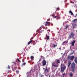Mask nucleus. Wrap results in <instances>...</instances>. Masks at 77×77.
I'll return each instance as SVG.
<instances>
[{"mask_svg":"<svg viewBox=\"0 0 77 77\" xmlns=\"http://www.w3.org/2000/svg\"><path fill=\"white\" fill-rule=\"evenodd\" d=\"M66 69V66L63 64H61V72H63Z\"/></svg>","mask_w":77,"mask_h":77,"instance_id":"obj_1","label":"nucleus"},{"mask_svg":"<svg viewBox=\"0 0 77 77\" xmlns=\"http://www.w3.org/2000/svg\"><path fill=\"white\" fill-rule=\"evenodd\" d=\"M75 64L74 63H72L71 65V68L72 72H74L75 70Z\"/></svg>","mask_w":77,"mask_h":77,"instance_id":"obj_2","label":"nucleus"},{"mask_svg":"<svg viewBox=\"0 0 77 77\" xmlns=\"http://www.w3.org/2000/svg\"><path fill=\"white\" fill-rule=\"evenodd\" d=\"M74 35H75L74 34L73 32H71L70 33L69 35L68 38V39H71L72 38H73V37L74 36Z\"/></svg>","mask_w":77,"mask_h":77,"instance_id":"obj_3","label":"nucleus"},{"mask_svg":"<svg viewBox=\"0 0 77 77\" xmlns=\"http://www.w3.org/2000/svg\"><path fill=\"white\" fill-rule=\"evenodd\" d=\"M42 66H45L47 63V61L45 60H43L42 61Z\"/></svg>","mask_w":77,"mask_h":77,"instance_id":"obj_4","label":"nucleus"},{"mask_svg":"<svg viewBox=\"0 0 77 77\" xmlns=\"http://www.w3.org/2000/svg\"><path fill=\"white\" fill-rule=\"evenodd\" d=\"M49 71V69H48L47 68H46L45 70V74H46V73H48Z\"/></svg>","mask_w":77,"mask_h":77,"instance_id":"obj_5","label":"nucleus"},{"mask_svg":"<svg viewBox=\"0 0 77 77\" xmlns=\"http://www.w3.org/2000/svg\"><path fill=\"white\" fill-rule=\"evenodd\" d=\"M56 63V62H53L52 64V66H54V67H57V65H55Z\"/></svg>","mask_w":77,"mask_h":77,"instance_id":"obj_6","label":"nucleus"},{"mask_svg":"<svg viewBox=\"0 0 77 77\" xmlns=\"http://www.w3.org/2000/svg\"><path fill=\"white\" fill-rule=\"evenodd\" d=\"M50 22H46V23L45 24V26H50Z\"/></svg>","mask_w":77,"mask_h":77,"instance_id":"obj_7","label":"nucleus"},{"mask_svg":"<svg viewBox=\"0 0 77 77\" xmlns=\"http://www.w3.org/2000/svg\"><path fill=\"white\" fill-rule=\"evenodd\" d=\"M75 40H73V42H72V46L73 47L74 46V43H75Z\"/></svg>","mask_w":77,"mask_h":77,"instance_id":"obj_8","label":"nucleus"},{"mask_svg":"<svg viewBox=\"0 0 77 77\" xmlns=\"http://www.w3.org/2000/svg\"><path fill=\"white\" fill-rule=\"evenodd\" d=\"M71 62L70 61H69L67 65L68 67H69V66H70V65H71Z\"/></svg>","mask_w":77,"mask_h":77,"instance_id":"obj_9","label":"nucleus"},{"mask_svg":"<svg viewBox=\"0 0 77 77\" xmlns=\"http://www.w3.org/2000/svg\"><path fill=\"white\" fill-rule=\"evenodd\" d=\"M74 59V56L73 55L71 56L70 58V60H72Z\"/></svg>","mask_w":77,"mask_h":77,"instance_id":"obj_10","label":"nucleus"},{"mask_svg":"<svg viewBox=\"0 0 77 77\" xmlns=\"http://www.w3.org/2000/svg\"><path fill=\"white\" fill-rule=\"evenodd\" d=\"M56 17H57V20H59V19H60V17H59V16L58 15L56 16H55L54 18H56Z\"/></svg>","mask_w":77,"mask_h":77,"instance_id":"obj_11","label":"nucleus"},{"mask_svg":"<svg viewBox=\"0 0 77 77\" xmlns=\"http://www.w3.org/2000/svg\"><path fill=\"white\" fill-rule=\"evenodd\" d=\"M72 26H73V28H75V27L77 25L75 24V23H73L72 24Z\"/></svg>","mask_w":77,"mask_h":77,"instance_id":"obj_12","label":"nucleus"},{"mask_svg":"<svg viewBox=\"0 0 77 77\" xmlns=\"http://www.w3.org/2000/svg\"><path fill=\"white\" fill-rule=\"evenodd\" d=\"M74 62L77 64V57H75L74 59Z\"/></svg>","mask_w":77,"mask_h":77,"instance_id":"obj_13","label":"nucleus"},{"mask_svg":"<svg viewBox=\"0 0 77 77\" xmlns=\"http://www.w3.org/2000/svg\"><path fill=\"white\" fill-rule=\"evenodd\" d=\"M46 39L47 40H48L50 39V36L47 35V34H46Z\"/></svg>","mask_w":77,"mask_h":77,"instance_id":"obj_14","label":"nucleus"},{"mask_svg":"<svg viewBox=\"0 0 77 77\" xmlns=\"http://www.w3.org/2000/svg\"><path fill=\"white\" fill-rule=\"evenodd\" d=\"M69 14H70L71 15H74V14H73V13H72V11H71L70 10V11H69Z\"/></svg>","mask_w":77,"mask_h":77,"instance_id":"obj_15","label":"nucleus"},{"mask_svg":"<svg viewBox=\"0 0 77 77\" xmlns=\"http://www.w3.org/2000/svg\"><path fill=\"white\" fill-rule=\"evenodd\" d=\"M32 42H33L32 40H30V41L28 42V45H29L30 44H31V43H32Z\"/></svg>","mask_w":77,"mask_h":77,"instance_id":"obj_16","label":"nucleus"},{"mask_svg":"<svg viewBox=\"0 0 77 77\" xmlns=\"http://www.w3.org/2000/svg\"><path fill=\"white\" fill-rule=\"evenodd\" d=\"M31 60H33L34 59V57L33 56H32L30 57Z\"/></svg>","mask_w":77,"mask_h":77,"instance_id":"obj_17","label":"nucleus"},{"mask_svg":"<svg viewBox=\"0 0 77 77\" xmlns=\"http://www.w3.org/2000/svg\"><path fill=\"white\" fill-rule=\"evenodd\" d=\"M69 75H70V77H72L73 76V74L72 73V72H71L69 74Z\"/></svg>","mask_w":77,"mask_h":77,"instance_id":"obj_18","label":"nucleus"},{"mask_svg":"<svg viewBox=\"0 0 77 77\" xmlns=\"http://www.w3.org/2000/svg\"><path fill=\"white\" fill-rule=\"evenodd\" d=\"M53 47L54 48H55V47H57V44H56V45H55V44H53Z\"/></svg>","mask_w":77,"mask_h":77,"instance_id":"obj_19","label":"nucleus"},{"mask_svg":"<svg viewBox=\"0 0 77 77\" xmlns=\"http://www.w3.org/2000/svg\"><path fill=\"white\" fill-rule=\"evenodd\" d=\"M56 62L57 63H60V61H59V60H58Z\"/></svg>","mask_w":77,"mask_h":77,"instance_id":"obj_20","label":"nucleus"},{"mask_svg":"<svg viewBox=\"0 0 77 77\" xmlns=\"http://www.w3.org/2000/svg\"><path fill=\"white\" fill-rule=\"evenodd\" d=\"M16 74L17 73V74H18V73H19V71L18 70H16Z\"/></svg>","mask_w":77,"mask_h":77,"instance_id":"obj_21","label":"nucleus"},{"mask_svg":"<svg viewBox=\"0 0 77 77\" xmlns=\"http://www.w3.org/2000/svg\"><path fill=\"white\" fill-rule=\"evenodd\" d=\"M17 60H18V61L19 62H21V61H20V60L18 58H17Z\"/></svg>","mask_w":77,"mask_h":77,"instance_id":"obj_22","label":"nucleus"},{"mask_svg":"<svg viewBox=\"0 0 77 77\" xmlns=\"http://www.w3.org/2000/svg\"><path fill=\"white\" fill-rule=\"evenodd\" d=\"M26 64V63L25 62H24L22 64V66H23V65H25Z\"/></svg>","mask_w":77,"mask_h":77,"instance_id":"obj_23","label":"nucleus"},{"mask_svg":"<svg viewBox=\"0 0 77 77\" xmlns=\"http://www.w3.org/2000/svg\"><path fill=\"white\" fill-rule=\"evenodd\" d=\"M42 30L40 29V30H39V33H42Z\"/></svg>","mask_w":77,"mask_h":77,"instance_id":"obj_24","label":"nucleus"},{"mask_svg":"<svg viewBox=\"0 0 77 77\" xmlns=\"http://www.w3.org/2000/svg\"><path fill=\"white\" fill-rule=\"evenodd\" d=\"M67 41H64V42H63V44H62V45H63L64 44H65V42H66Z\"/></svg>","mask_w":77,"mask_h":77,"instance_id":"obj_25","label":"nucleus"},{"mask_svg":"<svg viewBox=\"0 0 77 77\" xmlns=\"http://www.w3.org/2000/svg\"><path fill=\"white\" fill-rule=\"evenodd\" d=\"M76 20H77V19H74V20H73L72 22H74H74H75V21Z\"/></svg>","mask_w":77,"mask_h":77,"instance_id":"obj_26","label":"nucleus"},{"mask_svg":"<svg viewBox=\"0 0 77 77\" xmlns=\"http://www.w3.org/2000/svg\"><path fill=\"white\" fill-rule=\"evenodd\" d=\"M10 68H11V67H10V66H9V65H8V69H10Z\"/></svg>","mask_w":77,"mask_h":77,"instance_id":"obj_27","label":"nucleus"},{"mask_svg":"<svg viewBox=\"0 0 77 77\" xmlns=\"http://www.w3.org/2000/svg\"><path fill=\"white\" fill-rule=\"evenodd\" d=\"M33 39V37H32L30 39V41L32 40Z\"/></svg>","mask_w":77,"mask_h":77,"instance_id":"obj_28","label":"nucleus"},{"mask_svg":"<svg viewBox=\"0 0 77 77\" xmlns=\"http://www.w3.org/2000/svg\"><path fill=\"white\" fill-rule=\"evenodd\" d=\"M57 10H58V11H59V9H60L59 8H57Z\"/></svg>","mask_w":77,"mask_h":77,"instance_id":"obj_29","label":"nucleus"},{"mask_svg":"<svg viewBox=\"0 0 77 77\" xmlns=\"http://www.w3.org/2000/svg\"><path fill=\"white\" fill-rule=\"evenodd\" d=\"M65 73L63 74V77H64V76H65Z\"/></svg>","mask_w":77,"mask_h":77,"instance_id":"obj_30","label":"nucleus"},{"mask_svg":"<svg viewBox=\"0 0 77 77\" xmlns=\"http://www.w3.org/2000/svg\"><path fill=\"white\" fill-rule=\"evenodd\" d=\"M22 62H24V59H22Z\"/></svg>","mask_w":77,"mask_h":77,"instance_id":"obj_31","label":"nucleus"},{"mask_svg":"<svg viewBox=\"0 0 77 77\" xmlns=\"http://www.w3.org/2000/svg\"><path fill=\"white\" fill-rule=\"evenodd\" d=\"M41 58L43 57V59H44V57H43V56H41Z\"/></svg>","mask_w":77,"mask_h":77,"instance_id":"obj_32","label":"nucleus"},{"mask_svg":"<svg viewBox=\"0 0 77 77\" xmlns=\"http://www.w3.org/2000/svg\"><path fill=\"white\" fill-rule=\"evenodd\" d=\"M51 16H52V17H54V15L53 14L51 15Z\"/></svg>","mask_w":77,"mask_h":77,"instance_id":"obj_33","label":"nucleus"},{"mask_svg":"<svg viewBox=\"0 0 77 77\" xmlns=\"http://www.w3.org/2000/svg\"><path fill=\"white\" fill-rule=\"evenodd\" d=\"M41 60H42L41 58H40L39 61H41Z\"/></svg>","mask_w":77,"mask_h":77,"instance_id":"obj_34","label":"nucleus"},{"mask_svg":"<svg viewBox=\"0 0 77 77\" xmlns=\"http://www.w3.org/2000/svg\"><path fill=\"white\" fill-rule=\"evenodd\" d=\"M66 28H68V26H66Z\"/></svg>","mask_w":77,"mask_h":77,"instance_id":"obj_35","label":"nucleus"},{"mask_svg":"<svg viewBox=\"0 0 77 77\" xmlns=\"http://www.w3.org/2000/svg\"><path fill=\"white\" fill-rule=\"evenodd\" d=\"M73 54V53H72L70 54V55H72V54Z\"/></svg>","mask_w":77,"mask_h":77,"instance_id":"obj_36","label":"nucleus"},{"mask_svg":"<svg viewBox=\"0 0 77 77\" xmlns=\"http://www.w3.org/2000/svg\"><path fill=\"white\" fill-rule=\"evenodd\" d=\"M47 31H48L49 32H50V30H47Z\"/></svg>","mask_w":77,"mask_h":77,"instance_id":"obj_37","label":"nucleus"},{"mask_svg":"<svg viewBox=\"0 0 77 77\" xmlns=\"http://www.w3.org/2000/svg\"><path fill=\"white\" fill-rule=\"evenodd\" d=\"M50 19H48V21H50Z\"/></svg>","mask_w":77,"mask_h":77,"instance_id":"obj_38","label":"nucleus"},{"mask_svg":"<svg viewBox=\"0 0 77 77\" xmlns=\"http://www.w3.org/2000/svg\"><path fill=\"white\" fill-rule=\"evenodd\" d=\"M31 62V61L30 60L29 61H28V62L29 63V62Z\"/></svg>","mask_w":77,"mask_h":77,"instance_id":"obj_39","label":"nucleus"},{"mask_svg":"<svg viewBox=\"0 0 77 77\" xmlns=\"http://www.w3.org/2000/svg\"><path fill=\"white\" fill-rule=\"evenodd\" d=\"M41 77H44V75H41Z\"/></svg>","mask_w":77,"mask_h":77,"instance_id":"obj_40","label":"nucleus"},{"mask_svg":"<svg viewBox=\"0 0 77 77\" xmlns=\"http://www.w3.org/2000/svg\"><path fill=\"white\" fill-rule=\"evenodd\" d=\"M59 49H60V50H61V48H59Z\"/></svg>","mask_w":77,"mask_h":77,"instance_id":"obj_41","label":"nucleus"},{"mask_svg":"<svg viewBox=\"0 0 77 77\" xmlns=\"http://www.w3.org/2000/svg\"><path fill=\"white\" fill-rule=\"evenodd\" d=\"M73 39H75V38L73 37Z\"/></svg>","mask_w":77,"mask_h":77,"instance_id":"obj_42","label":"nucleus"},{"mask_svg":"<svg viewBox=\"0 0 77 77\" xmlns=\"http://www.w3.org/2000/svg\"><path fill=\"white\" fill-rule=\"evenodd\" d=\"M48 34H49V32H48Z\"/></svg>","mask_w":77,"mask_h":77,"instance_id":"obj_43","label":"nucleus"},{"mask_svg":"<svg viewBox=\"0 0 77 77\" xmlns=\"http://www.w3.org/2000/svg\"><path fill=\"white\" fill-rule=\"evenodd\" d=\"M34 63V62H33L32 64L31 65H33V63Z\"/></svg>","mask_w":77,"mask_h":77,"instance_id":"obj_44","label":"nucleus"},{"mask_svg":"<svg viewBox=\"0 0 77 77\" xmlns=\"http://www.w3.org/2000/svg\"><path fill=\"white\" fill-rule=\"evenodd\" d=\"M76 16H77V14H76Z\"/></svg>","mask_w":77,"mask_h":77,"instance_id":"obj_45","label":"nucleus"},{"mask_svg":"<svg viewBox=\"0 0 77 77\" xmlns=\"http://www.w3.org/2000/svg\"><path fill=\"white\" fill-rule=\"evenodd\" d=\"M65 29H67V28H66V27Z\"/></svg>","mask_w":77,"mask_h":77,"instance_id":"obj_46","label":"nucleus"},{"mask_svg":"<svg viewBox=\"0 0 77 77\" xmlns=\"http://www.w3.org/2000/svg\"><path fill=\"white\" fill-rule=\"evenodd\" d=\"M74 17H76V16H74Z\"/></svg>","mask_w":77,"mask_h":77,"instance_id":"obj_47","label":"nucleus"},{"mask_svg":"<svg viewBox=\"0 0 77 77\" xmlns=\"http://www.w3.org/2000/svg\"><path fill=\"white\" fill-rule=\"evenodd\" d=\"M63 54V53H61V54Z\"/></svg>","mask_w":77,"mask_h":77,"instance_id":"obj_48","label":"nucleus"},{"mask_svg":"<svg viewBox=\"0 0 77 77\" xmlns=\"http://www.w3.org/2000/svg\"><path fill=\"white\" fill-rule=\"evenodd\" d=\"M50 77V76H49V77Z\"/></svg>","mask_w":77,"mask_h":77,"instance_id":"obj_49","label":"nucleus"},{"mask_svg":"<svg viewBox=\"0 0 77 77\" xmlns=\"http://www.w3.org/2000/svg\"><path fill=\"white\" fill-rule=\"evenodd\" d=\"M16 68H17V67H16Z\"/></svg>","mask_w":77,"mask_h":77,"instance_id":"obj_50","label":"nucleus"},{"mask_svg":"<svg viewBox=\"0 0 77 77\" xmlns=\"http://www.w3.org/2000/svg\"><path fill=\"white\" fill-rule=\"evenodd\" d=\"M33 45H34V44H33Z\"/></svg>","mask_w":77,"mask_h":77,"instance_id":"obj_51","label":"nucleus"}]
</instances>
